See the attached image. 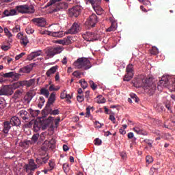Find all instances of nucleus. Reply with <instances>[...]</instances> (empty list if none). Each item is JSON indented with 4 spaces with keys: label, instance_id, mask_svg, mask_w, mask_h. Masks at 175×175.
Segmentation results:
<instances>
[{
    "label": "nucleus",
    "instance_id": "nucleus-1",
    "mask_svg": "<svg viewBox=\"0 0 175 175\" xmlns=\"http://www.w3.org/2000/svg\"><path fill=\"white\" fill-rule=\"evenodd\" d=\"M132 83L136 88L142 87L145 90V92L150 95V96L154 95L155 90H157V84H158L157 82H155V79L151 77L144 79L136 78L132 81Z\"/></svg>",
    "mask_w": 175,
    "mask_h": 175
},
{
    "label": "nucleus",
    "instance_id": "nucleus-2",
    "mask_svg": "<svg viewBox=\"0 0 175 175\" xmlns=\"http://www.w3.org/2000/svg\"><path fill=\"white\" fill-rule=\"evenodd\" d=\"M76 69H83V70H88L92 68L91 62L88 58L79 57L73 63Z\"/></svg>",
    "mask_w": 175,
    "mask_h": 175
},
{
    "label": "nucleus",
    "instance_id": "nucleus-3",
    "mask_svg": "<svg viewBox=\"0 0 175 175\" xmlns=\"http://www.w3.org/2000/svg\"><path fill=\"white\" fill-rule=\"evenodd\" d=\"M161 88L164 87H169V88H172L173 91H175V81L173 79H170L167 77H162L161 79L157 83V90L161 91Z\"/></svg>",
    "mask_w": 175,
    "mask_h": 175
},
{
    "label": "nucleus",
    "instance_id": "nucleus-4",
    "mask_svg": "<svg viewBox=\"0 0 175 175\" xmlns=\"http://www.w3.org/2000/svg\"><path fill=\"white\" fill-rule=\"evenodd\" d=\"M64 51V46H51L46 48L45 49V54L49 58H53L54 55H57V54H61L62 52Z\"/></svg>",
    "mask_w": 175,
    "mask_h": 175
},
{
    "label": "nucleus",
    "instance_id": "nucleus-5",
    "mask_svg": "<svg viewBox=\"0 0 175 175\" xmlns=\"http://www.w3.org/2000/svg\"><path fill=\"white\" fill-rule=\"evenodd\" d=\"M15 9L18 13H21L22 14H31L35 13V8L32 5H17Z\"/></svg>",
    "mask_w": 175,
    "mask_h": 175
},
{
    "label": "nucleus",
    "instance_id": "nucleus-6",
    "mask_svg": "<svg viewBox=\"0 0 175 175\" xmlns=\"http://www.w3.org/2000/svg\"><path fill=\"white\" fill-rule=\"evenodd\" d=\"M38 167H39V165H38V164H36L35 160H33L32 159L29 160L28 164H25L24 165V169H25L26 173H29V170H31V172H33V171L36 170V169H38Z\"/></svg>",
    "mask_w": 175,
    "mask_h": 175
},
{
    "label": "nucleus",
    "instance_id": "nucleus-7",
    "mask_svg": "<svg viewBox=\"0 0 175 175\" xmlns=\"http://www.w3.org/2000/svg\"><path fill=\"white\" fill-rule=\"evenodd\" d=\"M83 39L87 42H95L99 39V36L95 33L87 31L83 36Z\"/></svg>",
    "mask_w": 175,
    "mask_h": 175
},
{
    "label": "nucleus",
    "instance_id": "nucleus-8",
    "mask_svg": "<svg viewBox=\"0 0 175 175\" xmlns=\"http://www.w3.org/2000/svg\"><path fill=\"white\" fill-rule=\"evenodd\" d=\"M126 74L124 75V81H130L133 77V65L129 64L126 68Z\"/></svg>",
    "mask_w": 175,
    "mask_h": 175
},
{
    "label": "nucleus",
    "instance_id": "nucleus-9",
    "mask_svg": "<svg viewBox=\"0 0 175 175\" xmlns=\"http://www.w3.org/2000/svg\"><path fill=\"white\" fill-rule=\"evenodd\" d=\"M81 13V7L76 5L69 10V16L70 17H79Z\"/></svg>",
    "mask_w": 175,
    "mask_h": 175
},
{
    "label": "nucleus",
    "instance_id": "nucleus-10",
    "mask_svg": "<svg viewBox=\"0 0 175 175\" xmlns=\"http://www.w3.org/2000/svg\"><path fill=\"white\" fill-rule=\"evenodd\" d=\"M96 23H98V16H96V14H92V15H90L88 18L85 24L86 25H89V27L94 28V27L96 25Z\"/></svg>",
    "mask_w": 175,
    "mask_h": 175
},
{
    "label": "nucleus",
    "instance_id": "nucleus-11",
    "mask_svg": "<svg viewBox=\"0 0 175 175\" xmlns=\"http://www.w3.org/2000/svg\"><path fill=\"white\" fill-rule=\"evenodd\" d=\"M80 25L77 23H74L70 29H69L66 33H70V35H75V33H79L80 32Z\"/></svg>",
    "mask_w": 175,
    "mask_h": 175
},
{
    "label": "nucleus",
    "instance_id": "nucleus-12",
    "mask_svg": "<svg viewBox=\"0 0 175 175\" xmlns=\"http://www.w3.org/2000/svg\"><path fill=\"white\" fill-rule=\"evenodd\" d=\"M33 23H34L38 27H46V19L44 18H34L31 20Z\"/></svg>",
    "mask_w": 175,
    "mask_h": 175
},
{
    "label": "nucleus",
    "instance_id": "nucleus-13",
    "mask_svg": "<svg viewBox=\"0 0 175 175\" xmlns=\"http://www.w3.org/2000/svg\"><path fill=\"white\" fill-rule=\"evenodd\" d=\"M68 3L66 2H62V3H58L56 5L55 8L53 9V12L54 13L57 12H59V10H65V9H68Z\"/></svg>",
    "mask_w": 175,
    "mask_h": 175
},
{
    "label": "nucleus",
    "instance_id": "nucleus-14",
    "mask_svg": "<svg viewBox=\"0 0 175 175\" xmlns=\"http://www.w3.org/2000/svg\"><path fill=\"white\" fill-rule=\"evenodd\" d=\"M22 85H23V87H27L28 88L29 87H35V85H36V79L33 78L28 81H22Z\"/></svg>",
    "mask_w": 175,
    "mask_h": 175
},
{
    "label": "nucleus",
    "instance_id": "nucleus-15",
    "mask_svg": "<svg viewBox=\"0 0 175 175\" xmlns=\"http://www.w3.org/2000/svg\"><path fill=\"white\" fill-rule=\"evenodd\" d=\"M50 159V157L46 155L44 157H38L36 158V163H37L38 166L43 164L47 163V161Z\"/></svg>",
    "mask_w": 175,
    "mask_h": 175
},
{
    "label": "nucleus",
    "instance_id": "nucleus-16",
    "mask_svg": "<svg viewBox=\"0 0 175 175\" xmlns=\"http://www.w3.org/2000/svg\"><path fill=\"white\" fill-rule=\"evenodd\" d=\"M45 35H49L50 36H53L54 38H63L64 34V31H45Z\"/></svg>",
    "mask_w": 175,
    "mask_h": 175
},
{
    "label": "nucleus",
    "instance_id": "nucleus-17",
    "mask_svg": "<svg viewBox=\"0 0 175 175\" xmlns=\"http://www.w3.org/2000/svg\"><path fill=\"white\" fill-rule=\"evenodd\" d=\"M33 69V64H30L19 69V73H31Z\"/></svg>",
    "mask_w": 175,
    "mask_h": 175
},
{
    "label": "nucleus",
    "instance_id": "nucleus-18",
    "mask_svg": "<svg viewBox=\"0 0 175 175\" xmlns=\"http://www.w3.org/2000/svg\"><path fill=\"white\" fill-rule=\"evenodd\" d=\"M12 126H20L21 125V120L17 116H13L9 121Z\"/></svg>",
    "mask_w": 175,
    "mask_h": 175
},
{
    "label": "nucleus",
    "instance_id": "nucleus-19",
    "mask_svg": "<svg viewBox=\"0 0 175 175\" xmlns=\"http://www.w3.org/2000/svg\"><path fill=\"white\" fill-rule=\"evenodd\" d=\"M10 122L9 121H5L3 123V130L2 132L4 133V135H8L9 133V131L12 129V126H10Z\"/></svg>",
    "mask_w": 175,
    "mask_h": 175
},
{
    "label": "nucleus",
    "instance_id": "nucleus-20",
    "mask_svg": "<svg viewBox=\"0 0 175 175\" xmlns=\"http://www.w3.org/2000/svg\"><path fill=\"white\" fill-rule=\"evenodd\" d=\"M54 102H55V93L53 92L52 94H51L48 99L45 109H50L51 105H53Z\"/></svg>",
    "mask_w": 175,
    "mask_h": 175
},
{
    "label": "nucleus",
    "instance_id": "nucleus-21",
    "mask_svg": "<svg viewBox=\"0 0 175 175\" xmlns=\"http://www.w3.org/2000/svg\"><path fill=\"white\" fill-rule=\"evenodd\" d=\"M13 94V90L9 87L0 89V96L2 95H12Z\"/></svg>",
    "mask_w": 175,
    "mask_h": 175
},
{
    "label": "nucleus",
    "instance_id": "nucleus-22",
    "mask_svg": "<svg viewBox=\"0 0 175 175\" xmlns=\"http://www.w3.org/2000/svg\"><path fill=\"white\" fill-rule=\"evenodd\" d=\"M40 55H42V51H38L36 52H32L31 53H30L28 57H27V59L29 61H32V59H35V58H36V57H39Z\"/></svg>",
    "mask_w": 175,
    "mask_h": 175
},
{
    "label": "nucleus",
    "instance_id": "nucleus-23",
    "mask_svg": "<svg viewBox=\"0 0 175 175\" xmlns=\"http://www.w3.org/2000/svg\"><path fill=\"white\" fill-rule=\"evenodd\" d=\"M3 17H9L10 16H15V14H17V11L14 9L13 10H5L3 13Z\"/></svg>",
    "mask_w": 175,
    "mask_h": 175
},
{
    "label": "nucleus",
    "instance_id": "nucleus-24",
    "mask_svg": "<svg viewBox=\"0 0 175 175\" xmlns=\"http://www.w3.org/2000/svg\"><path fill=\"white\" fill-rule=\"evenodd\" d=\"M133 131L137 133V135H143V136H147V131L143 130L141 127L135 126L133 129Z\"/></svg>",
    "mask_w": 175,
    "mask_h": 175
},
{
    "label": "nucleus",
    "instance_id": "nucleus-25",
    "mask_svg": "<svg viewBox=\"0 0 175 175\" xmlns=\"http://www.w3.org/2000/svg\"><path fill=\"white\" fill-rule=\"evenodd\" d=\"M58 69V66H55L51 67L49 70H48L46 72V75L47 77H50L51 75H54L55 72H57V70Z\"/></svg>",
    "mask_w": 175,
    "mask_h": 175
},
{
    "label": "nucleus",
    "instance_id": "nucleus-26",
    "mask_svg": "<svg viewBox=\"0 0 175 175\" xmlns=\"http://www.w3.org/2000/svg\"><path fill=\"white\" fill-rule=\"evenodd\" d=\"M18 116L23 118L24 121H26V120H28V112L25 111V109H22L18 113Z\"/></svg>",
    "mask_w": 175,
    "mask_h": 175
},
{
    "label": "nucleus",
    "instance_id": "nucleus-27",
    "mask_svg": "<svg viewBox=\"0 0 175 175\" xmlns=\"http://www.w3.org/2000/svg\"><path fill=\"white\" fill-rule=\"evenodd\" d=\"M44 110H46V113H49V114H51V116H58V114H59V109L53 110V109H51V108L50 107L48 109L45 108Z\"/></svg>",
    "mask_w": 175,
    "mask_h": 175
},
{
    "label": "nucleus",
    "instance_id": "nucleus-28",
    "mask_svg": "<svg viewBox=\"0 0 175 175\" xmlns=\"http://www.w3.org/2000/svg\"><path fill=\"white\" fill-rule=\"evenodd\" d=\"M94 10L96 12V14L98 16H100L102 13H103V9L100 6V5H95L94 7H92Z\"/></svg>",
    "mask_w": 175,
    "mask_h": 175
},
{
    "label": "nucleus",
    "instance_id": "nucleus-29",
    "mask_svg": "<svg viewBox=\"0 0 175 175\" xmlns=\"http://www.w3.org/2000/svg\"><path fill=\"white\" fill-rule=\"evenodd\" d=\"M40 94L44 95V96H45V98H49V96H50V92H49V90H47L46 88H42L40 90Z\"/></svg>",
    "mask_w": 175,
    "mask_h": 175
},
{
    "label": "nucleus",
    "instance_id": "nucleus-30",
    "mask_svg": "<svg viewBox=\"0 0 175 175\" xmlns=\"http://www.w3.org/2000/svg\"><path fill=\"white\" fill-rule=\"evenodd\" d=\"M20 42L21 44H23V46H27L29 42V41L28 40V38H27L26 36H22L21 37Z\"/></svg>",
    "mask_w": 175,
    "mask_h": 175
},
{
    "label": "nucleus",
    "instance_id": "nucleus-31",
    "mask_svg": "<svg viewBox=\"0 0 175 175\" xmlns=\"http://www.w3.org/2000/svg\"><path fill=\"white\" fill-rule=\"evenodd\" d=\"M88 2L91 3L92 8H94V6H98L100 5L102 0H88Z\"/></svg>",
    "mask_w": 175,
    "mask_h": 175
},
{
    "label": "nucleus",
    "instance_id": "nucleus-32",
    "mask_svg": "<svg viewBox=\"0 0 175 175\" xmlns=\"http://www.w3.org/2000/svg\"><path fill=\"white\" fill-rule=\"evenodd\" d=\"M38 107L40 109H42V107H43V105H44V102H46V100H44V97L43 96H40L39 99H38Z\"/></svg>",
    "mask_w": 175,
    "mask_h": 175
},
{
    "label": "nucleus",
    "instance_id": "nucleus-33",
    "mask_svg": "<svg viewBox=\"0 0 175 175\" xmlns=\"http://www.w3.org/2000/svg\"><path fill=\"white\" fill-rule=\"evenodd\" d=\"M63 40L64 42V46H68V44H70L72 43V37H70V36L64 38Z\"/></svg>",
    "mask_w": 175,
    "mask_h": 175
},
{
    "label": "nucleus",
    "instance_id": "nucleus-34",
    "mask_svg": "<svg viewBox=\"0 0 175 175\" xmlns=\"http://www.w3.org/2000/svg\"><path fill=\"white\" fill-rule=\"evenodd\" d=\"M79 84H81V87H82V88H83V90H85V88H87V87H88V83L84 79H81L79 81Z\"/></svg>",
    "mask_w": 175,
    "mask_h": 175
},
{
    "label": "nucleus",
    "instance_id": "nucleus-35",
    "mask_svg": "<svg viewBox=\"0 0 175 175\" xmlns=\"http://www.w3.org/2000/svg\"><path fill=\"white\" fill-rule=\"evenodd\" d=\"M40 128H42L41 124L39 123V122H35V123L33 124L34 131L38 132V131H40Z\"/></svg>",
    "mask_w": 175,
    "mask_h": 175
},
{
    "label": "nucleus",
    "instance_id": "nucleus-36",
    "mask_svg": "<svg viewBox=\"0 0 175 175\" xmlns=\"http://www.w3.org/2000/svg\"><path fill=\"white\" fill-rule=\"evenodd\" d=\"M150 53L152 55H157L159 51H158V48L153 46L152 49L150 50Z\"/></svg>",
    "mask_w": 175,
    "mask_h": 175
},
{
    "label": "nucleus",
    "instance_id": "nucleus-37",
    "mask_svg": "<svg viewBox=\"0 0 175 175\" xmlns=\"http://www.w3.org/2000/svg\"><path fill=\"white\" fill-rule=\"evenodd\" d=\"M13 76H14V72L3 73V77L5 79H10V77H13Z\"/></svg>",
    "mask_w": 175,
    "mask_h": 175
},
{
    "label": "nucleus",
    "instance_id": "nucleus-38",
    "mask_svg": "<svg viewBox=\"0 0 175 175\" xmlns=\"http://www.w3.org/2000/svg\"><path fill=\"white\" fill-rule=\"evenodd\" d=\"M130 96L134 102H139V98H137V96L135 93L130 94Z\"/></svg>",
    "mask_w": 175,
    "mask_h": 175
},
{
    "label": "nucleus",
    "instance_id": "nucleus-39",
    "mask_svg": "<svg viewBox=\"0 0 175 175\" xmlns=\"http://www.w3.org/2000/svg\"><path fill=\"white\" fill-rule=\"evenodd\" d=\"M89 84H90L92 90H93L94 91H95V90L96 88H98V85H96V84H95V82H94V81H90Z\"/></svg>",
    "mask_w": 175,
    "mask_h": 175
},
{
    "label": "nucleus",
    "instance_id": "nucleus-40",
    "mask_svg": "<svg viewBox=\"0 0 175 175\" xmlns=\"http://www.w3.org/2000/svg\"><path fill=\"white\" fill-rule=\"evenodd\" d=\"M6 107V100L0 99V109H5Z\"/></svg>",
    "mask_w": 175,
    "mask_h": 175
},
{
    "label": "nucleus",
    "instance_id": "nucleus-41",
    "mask_svg": "<svg viewBox=\"0 0 175 175\" xmlns=\"http://www.w3.org/2000/svg\"><path fill=\"white\" fill-rule=\"evenodd\" d=\"M33 98V96L32 95V93H27V96H25V100H27V102H31Z\"/></svg>",
    "mask_w": 175,
    "mask_h": 175
},
{
    "label": "nucleus",
    "instance_id": "nucleus-42",
    "mask_svg": "<svg viewBox=\"0 0 175 175\" xmlns=\"http://www.w3.org/2000/svg\"><path fill=\"white\" fill-rule=\"evenodd\" d=\"M39 139V134H34L31 138L32 143H36Z\"/></svg>",
    "mask_w": 175,
    "mask_h": 175
},
{
    "label": "nucleus",
    "instance_id": "nucleus-43",
    "mask_svg": "<svg viewBox=\"0 0 175 175\" xmlns=\"http://www.w3.org/2000/svg\"><path fill=\"white\" fill-rule=\"evenodd\" d=\"M146 163H148V165H150V163H152V162L154 161V159H152V157L147 156L146 157Z\"/></svg>",
    "mask_w": 175,
    "mask_h": 175
},
{
    "label": "nucleus",
    "instance_id": "nucleus-44",
    "mask_svg": "<svg viewBox=\"0 0 175 175\" xmlns=\"http://www.w3.org/2000/svg\"><path fill=\"white\" fill-rule=\"evenodd\" d=\"M63 170H64V173H68V172H69V164L68 163L63 164Z\"/></svg>",
    "mask_w": 175,
    "mask_h": 175
},
{
    "label": "nucleus",
    "instance_id": "nucleus-45",
    "mask_svg": "<svg viewBox=\"0 0 175 175\" xmlns=\"http://www.w3.org/2000/svg\"><path fill=\"white\" fill-rule=\"evenodd\" d=\"M19 87H24V85H23V81L16 82L13 85V88H19Z\"/></svg>",
    "mask_w": 175,
    "mask_h": 175
},
{
    "label": "nucleus",
    "instance_id": "nucleus-46",
    "mask_svg": "<svg viewBox=\"0 0 175 175\" xmlns=\"http://www.w3.org/2000/svg\"><path fill=\"white\" fill-rule=\"evenodd\" d=\"M144 143H146V144H148V146H149V147H152V144L154 143V142L151 139H146L144 140Z\"/></svg>",
    "mask_w": 175,
    "mask_h": 175
},
{
    "label": "nucleus",
    "instance_id": "nucleus-47",
    "mask_svg": "<svg viewBox=\"0 0 175 175\" xmlns=\"http://www.w3.org/2000/svg\"><path fill=\"white\" fill-rule=\"evenodd\" d=\"M23 94V90H16L14 94V96L15 98H18V96H21V95Z\"/></svg>",
    "mask_w": 175,
    "mask_h": 175
},
{
    "label": "nucleus",
    "instance_id": "nucleus-48",
    "mask_svg": "<svg viewBox=\"0 0 175 175\" xmlns=\"http://www.w3.org/2000/svg\"><path fill=\"white\" fill-rule=\"evenodd\" d=\"M39 113H40V111H39V110L32 111L31 112V117H33V118L38 117V116H39Z\"/></svg>",
    "mask_w": 175,
    "mask_h": 175
},
{
    "label": "nucleus",
    "instance_id": "nucleus-49",
    "mask_svg": "<svg viewBox=\"0 0 175 175\" xmlns=\"http://www.w3.org/2000/svg\"><path fill=\"white\" fill-rule=\"evenodd\" d=\"M57 2H61V0H50V1L47 3V6H51L57 3Z\"/></svg>",
    "mask_w": 175,
    "mask_h": 175
},
{
    "label": "nucleus",
    "instance_id": "nucleus-50",
    "mask_svg": "<svg viewBox=\"0 0 175 175\" xmlns=\"http://www.w3.org/2000/svg\"><path fill=\"white\" fill-rule=\"evenodd\" d=\"M91 116V108L90 107L86 108V113H85V117L88 118Z\"/></svg>",
    "mask_w": 175,
    "mask_h": 175
},
{
    "label": "nucleus",
    "instance_id": "nucleus-51",
    "mask_svg": "<svg viewBox=\"0 0 175 175\" xmlns=\"http://www.w3.org/2000/svg\"><path fill=\"white\" fill-rule=\"evenodd\" d=\"M154 173H158V168L155 167H152L150 168V174L154 175Z\"/></svg>",
    "mask_w": 175,
    "mask_h": 175
},
{
    "label": "nucleus",
    "instance_id": "nucleus-52",
    "mask_svg": "<svg viewBox=\"0 0 175 175\" xmlns=\"http://www.w3.org/2000/svg\"><path fill=\"white\" fill-rule=\"evenodd\" d=\"M72 75L75 76V77L80 79V76H81V72L78 70H76L72 73Z\"/></svg>",
    "mask_w": 175,
    "mask_h": 175
},
{
    "label": "nucleus",
    "instance_id": "nucleus-53",
    "mask_svg": "<svg viewBox=\"0 0 175 175\" xmlns=\"http://www.w3.org/2000/svg\"><path fill=\"white\" fill-rule=\"evenodd\" d=\"M52 28L54 31L53 32H57L56 31H58V29H59V24L52 25Z\"/></svg>",
    "mask_w": 175,
    "mask_h": 175
},
{
    "label": "nucleus",
    "instance_id": "nucleus-54",
    "mask_svg": "<svg viewBox=\"0 0 175 175\" xmlns=\"http://www.w3.org/2000/svg\"><path fill=\"white\" fill-rule=\"evenodd\" d=\"M24 55H25V53H24V52H22L21 54L17 55L15 57L16 61H18V59H20V58H23V57H24Z\"/></svg>",
    "mask_w": 175,
    "mask_h": 175
},
{
    "label": "nucleus",
    "instance_id": "nucleus-55",
    "mask_svg": "<svg viewBox=\"0 0 175 175\" xmlns=\"http://www.w3.org/2000/svg\"><path fill=\"white\" fill-rule=\"evenodd\" d=\"M116 29V25L114 24H111V27H109L107 31V32H113Z\"/></svg>",
    "mask_w": 175,
    "mask_h": 175
},
{
    "label": "nucleus",
    "instance_id": "nucleus-56",
    "mask_svg": "<svg viewBox=\"0 0 175 175\" xmlns=\"http://www.w3.org/2000/svg\"><path fill=\"white\" fill-rule=\"evenodd\" d=\"M4 32L6 35V36H13V34H12V33H10V31H9V29H7V27L4 28Z\"/></svg>",
    "mask_w": 175,
    "mask_h": 175
},
{
    "label": "nucleus",
    "instance_id": "nucleus-57",
    "mask_svg": "<svg viewBox=\"0 0 175 175\" xmlns=\"http://www.w3.org/2000/svg\"><path fill=\"white\" fill-rule=\"evenodd\" d=\"M95 146H100L102 144V140L99 139V138H96L94 139Z\"/></svg>",
    "mask_w": 175,
    "mask_h": 175
},
{
    "label": "nucleus",
    "instance_id": "nucleus-58",
    "mask_svg": "<svg viewBox=\"0 0 175 175\" xmlns=\"http://www.w3.org/2000/svg\"><path fill=\"white\" fill-rule=\"evenodd\" d=\"M49 165L50 167L49 170H53V169H54V167L55 166V163H54L53 161H50Z\"/></svg>",
    "mask_w": 175,
    "mask_h": 175
},
{
    "label": "nucleus",
    "instance_id": "nucleus-59",
    "mask_svg": "<svg viewBox=\"0 0 175 175\" xmlns=\"http://www.w3.org/2000/svg\"><path fill=\"white\" fill-rule=\"evenodd\" d=\"M66 90H64L60 94L61 99H66Z\"/></svg>",
    "mask_w": 175,
    "mask_h": 175
},
{
    "label": "nucleus",
    "instance_id": "nucleus-60",
    "mask_svg": "<svg viewBox=\"0 0 175 175\" xmlns=\"http://www.w3.org/2000/svg\"><path fill=\"white\" fill-rule=\"evenodd\" d=\"M10 45L9 44H8V45H3L1 46L2 50H3V51H8V50H9L10 49Z\"/></svg>",
    "mask_w": 175,
    "mask_h": 175
},
{
    "label": "nucleus",
    "instance_id": "nucleus-61",
    "mask_svg": "<svg viewBox=\"0 0 175 175\" xmlns=\"http://www.w3.org/2000/svg\"><path fill=\"white\" fill-rule=\"evenodd\" d=\"M12 32L17 33L20 32V25H16L15 27L12 29Z\"/></svg>",
    "mask_w": 175,
    "mask_h": 175
},
{
    "label": "nucleus",
    "instance_id": "nucleus-62",
    "mask_svg": "<svg viewBox=\"0 0 175 175\" xmlns=\"http://www.w3.org/2000/svg\"><path fill=\"white\" fill-rule=\"evenodd\" d=\"M77 100H78L79 103H81V102H83L84 100V96H77Z\"/></svg>",
    "mask_w": 175,
    "mask_h": 175
},
{
    "label": "nucleus",
    "instance_id": "nucleus-63",
    "mask_svg": "<svg viewBox=\"0 0 175 175\" xmlns=\"http://www.w3.org/2000/svg\"><path fill=\"white\" fill-rule=\"evenodd\" d=\"M26 32H27V33H28L29 35H31V33H33V32H35V30H33V29L27 28V29H26Z\"/></svg>",
    "mask_w": 175,
    "mask_h": 175
},
{
    "label": "nucleus",
    "instance_id": "nucleus-64",
    "mask_svg": "<svg viewBox=\"0 0 175 175\" xmlns=\"http://www.w3.org/2000/svg\"><path fill=\"white\" fill-rule=\"evenodd\" d=\"M3 72L0 73V84H2L5 81V79H3Z\"/></svg>",
    "mask_w": 175,
    "mask_h": 175
}]
</instances>
